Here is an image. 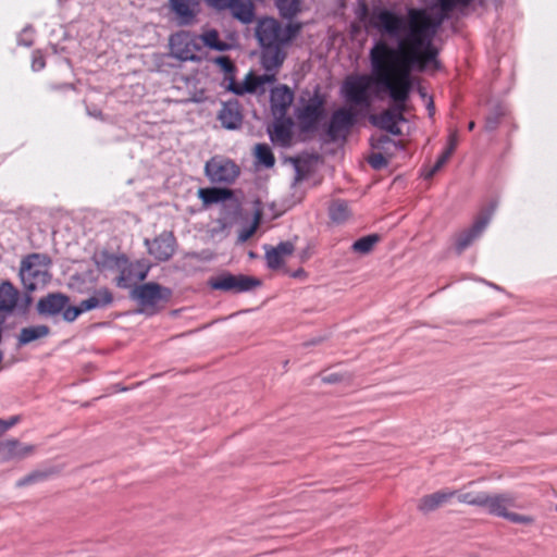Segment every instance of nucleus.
<instances>
[{
  "label": "nucleus",
  "mask_w": 557,
  "mask_h": 557,
  "mask_svg": "<svg viewBox=\"0 0 557 557\" xmlns=\"http://www.w3.org/2000/svg\"><path fill=\"white\" fill-rule=\"evenodd\" d=\"M325 97L317 89L309 100L296 111V117L304 132L317 128L325 112Z\"/></svg>",
  "instance_id": "obj_7"
},
{
  "label": "nucleus",
  "mask_w": 557,
  "mask_h": 557,
  "mask_svg": "<svg viewBox=\"0 0 557 557\" xmlns=\"http://www.w3.org/2000/svg\"><path fill=\"white\" fill-rule=\"evenodd\" d=\"M17 422V418L13 417L9 421L0 419V436Z\"/></svg>",
  "instance_id": "obj_45"
},
{
  "label": "nucleus",
  "mask_w": 557,
  "mask_h": 557,
  "mask_svg": "<svg viewBox=\"0 0 557 557\" xmlns=\"http://www.w3.org/2000/svg\"><path fill=\"white\" fill-rule=\"evenodd\" d=\"M293 125L290 117L276 120L268 129L272 143L281 147H289L293 141Z\"/></svg>",
  "instance_id": "obj_17"
},
{
  "label": "nucleus",
  "mask_w": 557,
  "mask_h": 557,
  "mask_svg": "<svg viewBox=\"0 0 557 557\" xmlns=\"http://www.w3.org/2000/svg\"><path fill=\"white\" fill-rule=\"evenodd\" d=\"M171 296L170 288L153 282L138 285L132 292V297L141 308L140 311L147 314H154L159 305L166 304Z\"/></svg>",
  "instance_id": "obj_6"
},
{
  "label": "nucleus",
  "mask_w": 557,
  "mask_h": 557,
  "mask_svg": "<svg viewBox=\"0 0 557 557\" xmlns=\"http://www.w3.org/2000/svg\"><path fill=\"white\" fill-rule=\"evenodd\" d=\"M458 140L459 139L457 129L450 131L444 151L453 156L458 146Z\"/></svg>",
  "instance_id": "obj_41"
},
{
  "label": "nucleus",
  "mask_w": 557,
  "mask_h": 557,
  "mask_svg": "<svg viewBox=\"0 0 557 557\" xmlns=\"http://www.w3.org/2000/svg\"><path fill=\"white\" fill-rule=\"evenodd\" d=\"M516 504V497L510 493L490 494L486 493L482 508H485L492 516L500 517L513 523L532 524L534 519L509 510Z\"/></svg>",
  "instance_id": "obj_5"
},
{
  "label": "nucleus",
  "mask_w": 557,
  "mask_h": 557,
  "mask_svg": "<svg viewBox=\"0 0 557 557\" xmlns=\"http://www.w3.org/2000/svg\"><path fill=\"white\" fill-rule=\"evenodd\" d=\"M474 127H475V123H474L473 121L469 122V124H468V129H469V131H473V129H474Z\"/></svg>",
  "instance_id": "obj_52"
},
{
  "label": "nucleus",
  "mask_w": 557,
  "mask_h": 557,
  "mask_svg": "<svg viewBox=\"0 0 557 557\" xmlns=\"http://www.w3.org/2000/svg\"><path fill=\"white\" fill-rule=\"evenodd\" d=\"M113 301V295L108 288H100L95 294L81 301L82 309L89 311L96 308H103L111 305Z\"/></svg>",
  "instance_id": "obj_27"
},
{
  "label": "nucleus",
  "mask_w": 557,
  "mask_h": 557,
  "mask_svg": "<svg viewBox=\"0 0 557 557\" xmlns=\"http://www.w3.org/2000/svg\"><path fill=\"white\" fill-rule=\"evenodd\" d=\"M206 99L205 90L195 91L186 101L202 102Z\"/></svg>",
  "instance_id": "obj_46"
},
{
  "label": "nucleus",
  "mask_w": 557,
  "mask_h": 557,
  "mask_svg": "<svg viewBox=\"0 0 557 557\" xmlns=\"http://www.w3.org/2000/svg\"><path fill=\"white\" fill-rule=\"evenodd\" d=\"M206 3L218 10V11H223V10H226L228 7H230V2L231 0H205Z\"/></svg>",
  "instance_id": "obj_43"
},
{
  "label": "nucleus",
  "mask_w": 557,
  "mask_h": 557,
  "mask_svg": "<svg viewBox=\"0 0 557 557\" xmlns=\"http://www.w3.org/2000/svg\"><path fill=\"white\" fill-rule=\"evenodd\" d=\"M450 158L451 156L449 153L443 151L436 162L430 169L424 171V178H432L449 161Z\"/></svg>",
  "instance_id": "obj_39"
},
{
  "label": "nucleus",
  "mask_w": 557,
  "mask_h": 557,
  "mask_svg": "<svg viewBox=\"0 0 557 557\" xmlns=\"http://www.w3.org/2000/svg\"><path fill=\"white\" fill-rule=\"evenodd\" d=\"M33 445H22L17 440H5L0 442V458L9 460L13 458H24L33 454Z\"/></svg>",
  "instance_id": "obj_21"
},
{
  "label": "nucleus",
  "mask_w": 557,
  "mask_h": 557,
  "mask_svg": "<svg viewBox=\"0 0 557 557\" xmlns=\"http://www.w3.org/2000/svg\"><path fill=\"white\" fill-rule=\"evenodd\" d=\"M70 298L61 293H51L39 299L37 310L41 314L55 315L65 309Z\"/></svg>",
  "instance_id": "obj_18"
},
{
  "label": "nucleus",
  "mask_w": 557,
  "mask_h": 557,
  "mask_svg": "<svg viewBox=\"0 0 557 557\" xmlns=\"http://www.w3.org/2000/svg\"><path fill=\"white\" fill-rule=\"evenodd\" d=\"M555 509H556V511H557V504H556V506H555Z\"/></svg>",
  "instance_id": "obj_57"
},
{
  "label": "nucleus",
  "mask_w": 557,
  "mask_h": 557,
  "mask_svg": "<svg viewBox=\"0 0 557 557\" xmlns=\"http://www.w3.org/2000/svg\"><path fill=\"white\" fill-rule=\"evenodd\" d=\"M457 495V490L442 488L434 493L422 496L418 500L417 508L422 513H430L451 502Z\"/></svg>",
  "instance_id": "obj_14"
},
{
  "label": "nucleus",
  "mask_w": 557,
  "mask_h": 557,
  "mask_svg": "<svg viewBox=\"0 0 557 557\" xmlns=\"http://www.w3.org/2000/svg\"><path fill=\"white\" fill-rule=\"evenodd\" d=\"M198 197L205 206L225 201L233 197V191L227 188L208 187L198 190Z\"/></svg>",
  "instance_id": "obj_26"
},
{
  "label": "nucleus",
  "mask_w": 557,
  "mask_h": 557,
  "mask_svg": "<svg viewBox=\"0 0 557 557\" xmlns=\"http://www.w3.org/2000/svg\"><path fill=\"white\" fill-rule=\"evenodd\" d=\"M295 246L292 242L280 243L276 247L265 250L267 264L272 270L280 269L285 259L293 255Z\"/></svg>",
  "instance_id": "obj_19"
},
{
  "label": "nucleus",
  "mask_w": 557,
  "mask_h": 557,
  "mask_svg": "<svg viewBox=\"0 0 557 557\" xmlns=\"http://www.w3.org/2000/svg\"><path fill=\"white\" fill-rule=\"evenodd\" d=\"M261 63L265 71H277L283 64L286 53L284 46H262Z\"/></svg>",
  "instance_id": "obj_20"
},
{
  "label": "nucleus",
  "mask_w": 557,
  "mask_h": 557,
  "mask_svg": "<svg viewBox=\"0 0 557 557\" xmlns=\"http://www.w3.org/2000/svg\"><path fill=\"white\" fill-rule=\"evenodd\" d=\"M213 63L216 64L224 73V81L227 84H233L236 74V66L232 59L227 55H220L213 59Z\"/></svg>",
  "instance_id": "obj_34"
},
{
  "label": "nucleus",
  "mask_w": 557,
  "mask_h": 557,
  "mask_svg": "<svg viewBox=\"0 0 557 557\" xmlns=\"http://www.w3.org/2000/svg\"><path fill=\"white\" fill-rule=\"evenodd\" d=\"M370 122L377 128L383 129V113L372 114L370 116Z\"/></svg>",
  "instance_id": "obj_47"
},
{
  "label": "nucleus",
  "mask_w": 557,
  "mask_h": 557,
  "mask_svg": "<svg viewBox=\"0 0 557 557\" xmlns=\"http://www.w3.org/2000/svg\"><path fill=\"white\" fill-rule=\"evenodd\" d=\"M382 137H383V135H380V137L377 138V141H381Z\"/></svg>",
  "instance_id": "obj_56"
},
{
  "label": "nucleus",
  "mask_w": 557,
  "mask_h": 557,
  "mask_svg": "<svg viewBox=\"0 0 557 557\" xmlns=\"http://www.w3.org/2000/svg\"><path fill=\"white\" fill-rule=\"evenodd\" d=\"M83 312H85V311L82 309V305L79 304L78 306H67L66 305L65 309H63L61 313H62L63 320H65L66 322H73Z\"/></svg>",
  "instance_id": "obj_40"
},
{
  "label": "nucleus",
  "mask_w": 557,
  "mask_h": 557,
  "mask_svg": "<svg viewBox=\"0 0 557 557\" xmlns=\"http://www.w3.org/2000/svg\"><path fill=\"white\" fill-rule=\"evenodd\" d=\"M261 218H262L261 211L257 210L255 212L252 223L247 227H243L238 232V238H237L238 243L247 242L257 232V230L260 225V222H261Z\"/></svg>",
  "instance_id": "obj_37"
},
{
  "label": "nucleus",
  "mask_w": 557,
  "mask_h": 557,
  "mask_svg": "<svg viewBox=\"0 0 557 557\" xmlns=\"http://www.w3.org/2000/svg\"><path fill=\"white\" fill-rule=\"evenodd\" d=\"M227 9L232 11L234 17L243 23H250L253 20V8L249 2H244L242 0H231L230 7Z\"/></svg>",
  "instance_id": "obj_30"
},
{
  "label": "nucleus",
  "mask_w": 557,
  "mask_h": 557,
  "mask_svg": "<svg viewBox=\"0 0 557 557\" xmlns=\"http://www.w3.org/2000/svg\"><path fill=\"white\" fill-rule=\"evenodd\" d=\"M205 172L212 183L232 184L240 173L239 166L222 156H214L205 165Z\"/></svg>",
  "instance_id": "obj_9"
},
{
  "label": "nucleus",
  "mask_w": 557,
  "mask_h": 557,
  "mask_svg": "<svg viewBox=\"0 0 557 557\" xmlns=\"http://www.w3.org/2000/svg\"><path fill=\"white\" fill-rule=\"evenodd\" d=\"M48 475H49V473L44 472V471H35V472L29 473V476L32 478V481L34 483L47 479Z\"/></svg>",
  "instance_id": "obj_48"
},
{
  "label": "nucleus",
  "mask_w": 557,
  "mask_h": 557,
  "mask_svg": "<svg viewBox=\"0 0 557 557\" xmlns=\"http://www.w3.org/2000/svg\"><path fill=\"white\" fill-rule=\"evenodd\" d=\"M492 212H481L469 230L461 232L456 239V248L459 252L469 247L484 231L490 222Z\"/></svg>",
  "instance_id": "obj_15"
},
{
  "label": "nucleus",
  "mask_w": 557,
  "mask_h": 557,
  "mask_svg": "<svg viewBox=\"0 0 557 557\" xmlns=\"http://www.w3.org/2000/svg\"><path fill=\"white\" fill-rule=\"evenodd\" d=\"M294 101V91L286 85H280L271 90L270 104L275 120L286 116L289 107Z\"/></svg>",
  "instance_id": "obj_13"
},
{
  "label": "nucleus",
  "mask_w": 557,
  "mask_h": 557,
  "mask_svg": "<svg viewBox=\"0 0 557 557\" xmlns=\"http://www.w3.org/2000/svg\"><path fill=\"white\" fill-rule=\"evenodd\" d=\"M381 242V236L379 234H371L363 236L356 240L351 249L354 252L359 255H367L371 252L375 245H377Z\"/></svg>",
  "instance_id": "obj_32"
},
{
  "label": "nucleus",
  "mask_w": 557,
  "mask_h": 557,
  "mask_svg": "<svg viewBox=\"0 0 557 557\" xmlns=\"http://www.w3.org/2000/svg\"><path fill=\"white\" fill-rule=\"evenodd\" d=\"M473 0H436L438 12L431 14L425 8H408L405 14L385 10V35L396 46L385 45V94L393 107L385 109V132L400 135L399 124L406 123L404 112L412 89L411 72L437 71L442 67L441 49L434 44L443 23L457 8H466Z\"/></svg>",
  "instance_id": "obj_1"
},
{
  "label": "nucleus",
  "mask_w": 557,
  "mask_h": 557,
  "mask_svg": "<svg viewBox=\"0 0 557 557\" xmlns=\"http://www.w3.org/2000/svg\"><path fill=\"white\" fill-rule=\"evenodd\" d=\"M148 251L159 261L169 260L175 251V238L171 233H162L151 243L146 240Z\"/></svg>",
  "instance_id": "obj_16"
},
{
  "label": "nucleus",
  "mask_w": 557,
  "mask_h": 557,
  "mask_svg": "<svg viewBox=\"0 0 557 557\" xmlns=\"http://www.w3.org/2000/svg\"><path fill=\"white\" fill-rule=\"evenodd\" d=\"M50 333V329L47 325H35L23 327L18 334L17 342L18 346L27 345L36 339L44 338L48 336Z\"/></svg>",
  "instance_id": "obj_29"
},
{
  "label": "nucleus",
  "mask_w": 557,
  "mask_h": 557,
  "mask_svg": "<svg viewBox=\"0 0 557 557\" xmlns=\"http://www.w3.org/2000/svg\"><path fill=\"white\" fill-rule=\"evenodd\" d=\"M361 21L368 33L376 30L380 35L371 50V74H350L342 84L341 94L352 109L369 111L372 101L383 92V8L375 7L371 13L362 3Z\"/></svg>",
  "instance_id": "obj_2"
},
{
  "label": "nucleus",
  "mask_w": 557,
  "mask_h": 557,
  "mask_svg": "<svg viewBox=\"0 0 557 557\" xmlns=\"http://www.w3.org/2000/svg\"><path fill=\"white\" fill-rule=\"evenodd\" d=\"M357 122V112L352 108H339L330 119L326 134L331 141L345 140Z\"/></svg>",
  "instance_id": "obj_10"
},
{
  "label": "nucleus",
  "mask_w": 557,
  "mask_h": 557,
  "mask_svg": "<svg viewBox=\"0 0 557 557\" xmlns=\"http://www.w3.org/2000/svg\"><path fill=\"white\" fill-rule=\"evenodd\" d=\"M198 0H170L171 10L180 17L181 24H190L196 16Z\"/></svg>",
  "instance_id": "obj_23"
},
{
  "label": "nucleus",
  "mask_w": 557,
  "mask_h": 557,
  "mask_svg": "<svg viewBox=\"0 0 557 557\" xmlns=\"http://www.w3.org/2000/svg\"><path fill=\"white\" fill-rule=\"evenodd\" d=\"M209 285L215 290L243 293L259 286L260 281L244 274L222 273L210 278Z\"/></svg>",
  "instance_id": "obj_11"
},
{
  "label": "nucleus",
  "mask_w": 557,
  "mask_h": 557,
  "mask_svg": "<svg viewBox=\"0 0 557 557\" xmlns=\"http://www.w3.org/2000/svg\"><path fill=\"white\" fill-rule=\"evenodd\" d=\"M428 109L430 110V113L432 114V110L434 109V106H433V100L431 99L429 104H428Z\"/></svg>",
  "instance_id": "obj_53"
},
{
  "label": "nucleus",
  "mask_w": 557,
  "mask_h": 557,
  "mask_svg": "<svg viewBox=\"0 0 557 557\" xmlns=\"http://www.w3.org/2000/svg\"><path fill=\"white\" fill-rule=\"evenodd\" d=\"M256 157L258 161L267 168H272L275 163V158L270 147L265 144H259L256 146Z\"/></svg>",
  "instance_id": "obj_38"
},
{
  "label": "nucleus",
  "mask_w": 557,
  "mask_h": 557,
  "mask_svg": "<svg viewBox=\"0 0 557 557\" xmlns=\"http://www.w3.org/2000/svg\"><path fill=\"white\" fill-rule=\"evenodd\" d=\"M264 84V79L253 73H249L246 75L243 84L237 83L236 81L233 84H227L226 88L234 92L235 95H244L246 92H255L257 88Z\"/></svg>",
  "instance_id": "obj_28"
},
{
  "label": "nucleus",
  "mask_w": 557,
  "mask_h": 557,
  "mask_svg": "<svg viewBox=\"0 0 557 557\" xmlns=\"http://www.w3.org/2000/svg\"><path fill=\"white\" fill-rule=\"evenodd\" d=\"M219 120L223 127L236 129L242 125L243 116L236 104L226 103L219 113Z\"/></svg>",
  "instance_id": "obj_25"
},
{
  "label": "nucleus",
  "mask_w": 557,
  "mask_h": 557,
  "mask_svg": "<svg viewBox=\"0 0 557 557\" xmlns=\"http://www.w3.org/2000/svg\"><path fill=\"white\" fill-rule=\"evenodd\" d=\"M329 214L333 222L341 224L350 218L351 212L346 201L335 200L329 208Z\"/></svg>",
  "instance_id": "obj_31"
},
{
  "label": "nucleus",
  "mask_w": 557,
  "mask_h": 557,
  "mask_svg": "<svg viewBox=\"0 0 557 557\" xmlns=\"http://www.w3.org/2000/svg\"><path fill=\"white\" fill-rule=\"evenodd\" d=\"M2 360H3V354L2 351H0V364H2ZM2 369V366H0V370Z\"/></svg>",
  "instance_id": "obj_54"
},
{
  "label": "nucleus",
  "mask_w": 557,
  "mask_h": 557,
  "mask_svg": "<svg viewBox=\"0 0 557 557\" xmlns=\"http://www.w3.org/2000/svg\"><path fill=\"white\" fill-rule=\"evenodd\" d=\"M408 159V152L403 139L393 140L385 136V168L389 164L395 166Z\"/></svg>",
  "instance_id": "obj_22"
},
{
  "label": "nucleus",
  "mask_w": 557,
  "mask_h": 557,
  "mask_svg": "<svg viewBox=\"0 0 557 557\" xmlns=\"http://www.w3.org/2000/svg\"><path fill=\"white\" fill-rule=\"evenodd\" d=\"M114 261L120 270V275L116 278L117 286L126 288L133 283L146 280L149 268L143 263H131L125 257H114Z\"/></svg>",
  "instance_id": "obj_12"
},
{
  "label": "nucleus",
  "mask_w": 557,
  "mask_h": 557,
  "mask_svg": "<svg viewBox=\"0 0 557 557\" xmlns=\"http://www.w3.org/2000/svg\"><path fill=\"white\" fill-rule=\"evenodd\" d=\"M302 27L301 22H290L283 27L277 20L268 17L259 22L256 35L261 46H285L301 32Z\"/></svg>",
  "instance_id": "obj_4"
},
{
  "label": "nucleus",
  "mask_w": 557,
  "mask_h": 557,
  "mask_svg": "<svg viewBox=\"0 0 557 557\" xmlns=\"http://www.w3.org/2000/svg\"><path fill=\"white\" fill-rule=\"evenodd\" d=\"M18 300V290L9 281L0 284V311L12 312Z\"/></svg>",
  "instance_id": "obj_24"
},
{
  "label": "nucleus",
  "mask_w": 557,
  "mask_h": 557,
  "mask_svg": "<svg viewBox=\"0 0 557 557\" xmlns=\"http://www.w3.org/2000/svg\"><path fill=\"white\" fill-rule=\"evenodd\" d=\"M261 77L264 79V83H272L275 81V74H265Z\"/></svg>",
  "instance_id": "obj_51"
},
{
  "label": "nucleus",
  "mask_w": 557,
  "mask_h": 557,
  "mask_svg": "<svg viewBox=\"0 0 557 557\" xmlns=\"http://www.w3.org/2000/svg\"><path fill=\"white\" fill-rule=\"evenodd\" d=\"M34 483L32 481V478L28 475L24 476L23 479H21L18 482H17V486H25V485H28V484H32Z\"/></svg>",
  "instance_id": "obj_49"
},
{
  "label": "nucleus",
  "mask_w": 557,
  "mask_h": 557,
  "mask_svg": "<svg viewBox=\"0 0 557 557\" xmlns=\"http://www.w3.org/2000/svg\"><path fill=\"white\" fill-rule=\"evenodd\" d=\"M283 18L292 20L301 11L300 0H276L274 1Z\"/></svg>",
  "instance_id": "obj_33"
},
{
  "label": "nucleus",
  "mask_w": 557,
  "mask_h": 557,
  "mask_svg": "<svg viewBox=\"0 0 557 557\" xmlns=\"http://www.w3.org/2000/svg\"><path fill=\"white\" fill-rule=\"evenodd\" d=\"M198 38L199 42L202 41L205 46L218 51H224L228 48L227 44L220 40L219 33L215 29H209Z\"/></svg>",
  "instance_id": "obj_35"
},
{
  "label": "nucleus",
  "mask_w": 557,
  "mask_h": 557,
  "mask_svg": "<svg viewBox=\"0 0 557 557\" xmlns=\"http://www.w3.org/2000/svg\"><path fill=\"white\" fill-rule=\"evenodd\" d=\"M51 259L46 253L33 252L22 258L18 276L27 293L42 289L51 280Z\"/></svg>",
  "instance_id": "obj_3"
},
{
  "label": "nucleus",
  "mask_w": 557,
  "mask_h": 557,
  "mask_svg": "<svg viewBox=\"0 0 557 557\" xmlns=\"http://www.w3.org/2000/svg\"><path fill=\"white\" fill-rule=\"evenodd\" d=\"M171 55L180 61H200L198 52L201 50L198 36L181 30L171 35L169 39Z\"/></svg>",
  "instance_id": "obj_8"
},
{
  "label": "nucleus",
  "mask_w": 557,
  "mask_h": 557,
  "mask_svg": "<svg viewBox=\"0 0 557 557\" xmlns=\"http://www.w3.org/2000/svg\"><path fill=\"white\" fill-rule=\"evenodd\" d=\"M486 492H465L459 493L457 491V497L459 503L476 506V507H483L484 499H485Z\"/></svg>",
  "instance_id": "obj_36"
},
{
  "label": "nucleus",
  "mask_w": 557,
  "mask_h": 557,
  "mask_svg": "<svg viewBox=\"0 0 557 557\" xmlns=\"http://www.w3.org/2000/svg\"><path fill=\"white\" fill-rule=\"evenodd\" d=\"M368 162L374 169L379 170V169L383 168V153L382 152L373 153L372 156L369 157Z\"/></svg>",
  "instance_id": "obj_44"
},
{
  "label": "nucleus",
  "mask_w": 557,
  "mask_h": 557,
  "mask_svg": "<svg viewBox=\"0 0 557 557\" xmlns=\"http://www.w3.org/2000/svg\"><path fill=\"white\" fill-rule=\"evenodd\" d=\"M419 91H420V95H421V96H423V97L425 96V94L423 92V90H422V89H420Z\"/></svg>",
  "instance_id": "obj_55"
},
{
  "label": "nucleus",
  "mask_w": 557,
  "mask_h": 557,
  "mask_svg": "<svg viewBox=\"0 0 557 557\" xmlns=\"http://www.w3.org/2000/svg\"><path fill=\"white\" fill-rule=\"evenodd\" d=\"M338 380H339V377L337 374H330V375L323 377V381L326 383H335Z\"/></svg>",
  "instance_id": "obj_50"
},
{
  "label": "nucleus",
  "mask_w": 557,
  "mask_h": 557,
  "mask_svg": "<svg viewBox=\"0 0 557 557\" xmlns=\"http://www.w3.org/2000/svg\"><path fill=\"white\" fill-rule=\"evenodd\" d=\"M46 66V60L40 51H34L32 55V69L35 72L41 71Z\"/></svg>",
  "instance_id": "obj_42"
}]
</instances>
